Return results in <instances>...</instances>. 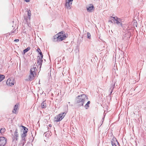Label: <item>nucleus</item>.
I'll return each instance as SVG.
<instances>
[{
  "label": "nucleus",
  "instance_id": "nucleus-1",
  "mask_svg": "<svg viewBox=\"0 0 146 146\" xmlns=\"http://www.w3.org/2000/svg\"><path fill=\"white\" fill-rule=\"evenodd\" d=\"M88 100V96L85 94L79 95L76 98V104L80 106H83L85 102Z\"/></svg>",
  "mask_w": 146,
  "mask_h": 146
},
{
  "label": "nucleus",
  "instance_id": "nucleus-2",
  "mask_svg": "<svg viewBox=\"0 0 146 146\" xmlns=\"http://www.w3.org/2000/svg\"><path fill=\"white\" fill-rule=\"evenodd\" d=\"M37 69L36 67L31 68L30 70V74L29 76V79L30 81H31L36 75V72Z\"/></svg>",
  "mask_w": 146,
  "mask_h": 146
},
{
  "label": "nucleus",
  "instance_id": "nucleus-3",
  "mask_svg": "<svg viewBox=\"0 0 146 146\" xmlns=\"http://www.w3.org/2000/svg\"><path fill=\"white\" fill-rule=\"evenodd\" d=\"M43 57L42 56H38L37 57V64L38 65L40 66V68L41 67L42 62H43Z\"/></svg>",
  "mask_w": 146,
  "mask_h": 146
},
{
  "label": "nucleus",
  "instance_id": "nucleus-4",
  "mask_svg": "<svg viewBox=\"0 0 146 146\" xmlns=\"http://www.w3.org/2000/svg\"><path fill=\"white\" fill-rule=\"evenodd\" d=\"M60 35H58L57 34L53 36L52 41L54 42H59L61 41L60 40Z\"/></svg>",
  "mask_w": 146,
  "mask_h": 146
},
{
  "label": "nucleus",
  "instance_id": "nucleus-5",
  "mask_svg": "<svg viewBox=\"0 0 146 146\" xmlns=\"http://www.w3.org/2000/svg\"><path fill=\"white\" fill-rule=\"evenodd\" d=\"M7 140L5 137L1 136V146H4L7 143Z\"/></svg>",
  "mask_w": 146,
  "mask_h": 146
},
{
  "label": "nucleus",
  "instance_id": "nucleus-6",
  "mask_svg": "<svg viewBox=\"0 0 146 146\" xmlns=\"http://www.w3.org/2000/svg\"><path fill=\"white\" fill-rule=\"evenodd\" d=\"M111 143L112 146H117L116 145L117 143V144L119 145V143L118 142L116 139L114 137L111 140Z\"/></svg>",
  "mask_w": 146,
  "mask_h": 146
},
{
  "label": "nucleus",
  "instance_id": "nucleus-7",
  "mask_svg": "<svg viewBox=\"0 0 146 146\" xmlns=\"http://www.w3.org/2000/svg\"><path fill=\"white\" fill-rule=\"evenodd\" d=\"M28 17L27 16L25 17L24 19L25 20L26 22L27 23L29 21H30L31 19V11L30 10L27 11Z\"/></svg>",
  "mask_w": 146,
  "mask_h": 146
},
{
  "label": "nucleus",
  "instance_id": "nucleus-8",
  "mask_svg": "<svg viewBox=\"0 0 146 146\" xmlns=\"http://www.w3.org/2000/svg\"><path fill=\"white\" fill-rule=\"evenodd\" d=\"M13 140L15 139L16 140L18 141L19 137V134L18 131V129H16L14 135H13Z\"/></svg>",
  "mask_w": 146,
  "mask_h": 146
},
{
  "label": "nucleus",
  "instance_id": "nucleus-9",
  "mask_svg": "<svg viewBox=\"0 0 146 146\" xmlns=\"http://www.w3.org/2000/svg\"><path fill=\"white\" fill-rule=\"evenodd\" d=\"M117 20H115V21H114V23L116 24L119 27H122V24L120 22L121 19L120 18H117Z\"/></svg>",
  "mask_w": 146,
  "mask_h": 146
},
{
  "label": "nucleus",
  "instance_id": "nucleus-10",
  "mask_svg": "<svg viewBox=\"0 0 146 146\" xmlns=\"http://www.w3.org/2000/svg\"><path fill=\"white\" fill-rule=\"evenodd\" d=\"M72 1H66L65 5V6L68 9H70L71 8V5L72 4Z\"/></svg>",
  "mask_w": 146,
  "mask_h": 146
},
{
  "label": "nucleus",
  "instance_id": "nucleus-11",
  "mask_svg": "<svg viewBox=\"0 0 146 146\" xmlns=\"http://www.w3.org/2000/svg\"><path fill=\"white\" fill-rule=\"evenodd\" d=\"M87 9L88 12H92V11L94 9V7L92 4H90L89 6L87 7Z\"/></svg>",
  "mask_w": 146,
  "mask_h": 146
},
{
  "label": "nucleus",
  "instance_id": "nucleus-12",
  "mask_svg": "<svg viewBox=\"0 0 146 146\" xmlns=\"http://www.w3.org/2000/svg\"><path fill=\"white\" fill-rule=\"evenodd\" d=\"M6 83L7 85L10 86H12L14 84V82H13V81H11L9 79L7 80Z\"/></svg>",
  "mask_w": 146,
  "mask_h": 146
},
{
  "label": "nucleus",
  "instance_id": "nucleus-13",
  "mask_svg": "<svg viewBox=\"0 0 146 146\" xmlns=\"http://www.w3.org/2000/svg\"><path fill=\"white\" fill-rule=\"evenodd\" d=\"M21 127H22L23 129V133L27 134L28 131V129L23 125H21Z\"/></svg>",
  "mask_w": 146,
  "mask_h": 146
},
{
  "label": "nucleus",
  "instance_id": "nucleus-14",
  "mask_svg": "<svg viewBox=\"0 0 146 146\" xmlns=\"http://www.w3.org/2000/svg\"><path fill=\"white\" fill-rule=\"evenodd\" d=\"M41 107L42 108H44L46 107V100L43 101L41 104Z\"/></svg>",
  "mask_w": 146,
  "mask_h": 146
},
{
  "label": "nucleus",
  "instance_id": "nucleus-15",
  "mask_svg": "<svg viewBox=\"0 0 146 146\" xmlns=\"http://www.w3.org/2000/svg\"><path fill=\"white\" fill-rule=\"evenodd\" d=\"M68 35L67 34H64V35L62 37H60V40L62 41L63 40H64L65 39V38L68 37Z\"/></svg>",
  "mask_w": 146,
  "mask_h": 146
},
{
  "label": "nucleus",
  "instance_id": "nucleus-16",
  "mask_svg": "<svg viewBox=\"0 0 146 146\" xmlns=\"http://www.w3.org/2000/svg\"><path fill=\"white\" fill-rule=\"evenodd\" d=\"M18 107V105L17 104L14 106L13 110V112L14 113H16V111L17 110Z\"/></svg>",
  "mask_w": 146,
  "mask_h": 146
},
{
  "label": "nucleus",
  "instance_id": "nucleus-17",
  "mask_svg": "<svg viewBox=\"0 0 146 146\" xmlns=\"http://www.w3.org/2000/svg\"><path fill=\"white\" fill-rule=\"evenodd\" d=\"M90 102V101H89L84 106V107L86 109H87L89 107V104Z\"/></svg>",
  "mask_w": 146,
  "mask_h": 146
},
{
  "label": "nucleus",
  "instance_id": "nucleus-18",
  "mask_svg": "<svg viewBox=\"0 0 146 146\" xmlns=\"http://www.w3.org/2000/svg\"><path fill=\"white\" fill-rule=\"evenodd\" d=\"M66 115V113H63L62 114H60L58 115L59 117H60V118L61 119V120L63 119L65 116V115Z\"/></svg>",
  "mask_w": 146,
  "mask_h": 146
},
{
  "label": "nucleus",
  "instance_id": "nucleus-19",
  "mask_svg": "<svg viewBox=\"0 0 146 146\" xmlns=\"http://www.w3.org/2000/svg\"><path fill=\"white\" fill-rule=\"evenodd\" d=\"M25 143V141L21 140L19 143L18 145V146H23Z\"/></svg>",
  "mask_w": 146,
  "mask_h": 146
},
{
  "label": "nucleus",
  "instance_id": "nucleus-20",
  "mask_svg": "<svg viewBox=\"0 0 146 146\" xmlns=\"http://www.w3.org/2000/svg\"><path fill=\"white\" fill-rule=\"evenodd\" d=\"M115 83L114 84L112 85L110 88V90L111 91V92H110L111 94H112L113 90L114 88V87L115 86Z\"/></svg>",
  "mask_w": 146,
  "mask_h": 146
},
{
  "label": "nucleus",
  "instance_id": "nucleus-21",
  "mask_svg": "<svg viewBox=\"0 0 146 146\" xmlns=\"http://www.w3.org/2000/svg\"><path fill=\"white\" fill-rule=\"evenodd\" d=\"M30 49V48L29 47H28L27 48H26L25 49L23 50V52L24 54H25V53L28 52L29 50Z\"/></svg>",
  "mask_w": 146,
  "mask_h": 146
},
{
  "label": "nucleus",
  "instance_id": "nucleus-22",
  "mask_svg": "<svg viewBox=\"0 0 146 146\" xmlns=\"http://www.w3.org/2000/svg\"><path fill=\"white\" fill-rule=\"evenodd\" d=\"M64 34V31H62L57 33V34L58 35H60V37H62Z\"/></svg>",
  "mask_w": 146,
  "mask_h": 146
},
{
  "label": "nucleus",
  "instance_id": "nucleus-23",
  "mask_svg": "<svg viewBox=\"0 0 146 146\" xmlns=\"http://www.w3.org/2000/svg\"><path fill=\"white\" fill-rule=\"evenodd\" d=\"M56 118L57 119L56 120V121H61V119L60 118L59 115L58 116H56Z\"/></svg>",
  "mask_w": 146,
  "mask_h": 146
},
{
  "label": "nucleus",
  "instance_id": "nucleus-24",
  "mask_svg": "<svg viewBox=\"0 0 146 146\" xmlns=\"http://www.w3.org/2000/svg\"><path fill=\"white\" fill-rule=\"evenodd\" d=\"M5 131V129L4 128H1V134H2Z\"/></svg>",
  "mask_w": 146,
  "mask_h": 146
},
{
  "label": "nucleus",
  "instance_id": "nucleus-25",
  "mask_svg": "<svg viewBox=\"0 0 146 146\" xmlns=\"http://www.w3.org/2000/svg\"><path fill=\"white\" fill-rule=\"evenodd\" d=\"M5 76L1 74V82L5 78Z\"/></svg>",
  "mask_w": 146,
  "mask_h": 146
},
{
  "label": "nucleus",
  "instance_id": "nucleus-26",
  "mask_svg": "<svg viewBox=\"0 0 146 146\" xmlns=\"http://www.w3.org/2000/svg\"><path fill=\"white\" fill-rule=\"evenodd\" d=\"M17 31H16V29H15L14 31H13V30L10 33L11 34H12L13 33V34H16V33H17Z\"/></svg>",
  "mask_w": 146,
  "mask_h": 146
},
{
  "label": "nucleus",
  "instance_id": "nucleus-27",
  "mask_svg": "<svg viewBox=\"0 0 146 146\" xmlns=\"http://www.w3.org/2000/svg\"><path fill=\"white\" fill-rule=\"evenodd\" d=\"M27 135V134L25 133H22L21 134V137H26Z\"/></svg>",
  "mask_w": 146,
  "mask_h": 146
},
{
  "label": "nucleus",
  "instance_id": "nucleus-28",
  "mask_svg": "<svg viewBox=\"0 0 146 146\" xmlns=\"http://www.w3.org/2000/svg\"><path fill=\"white\" fill-rule=\"evenodd\" d=\"M27 139V138L26 137H21V141H25L26 142V141Z\"/></svg>",
  "mask_w": 146,
  "mask_h": 146
},
{
  "label": "nucleus",
  "instance_id": "nucleus-29",
  "mask_svg": "<svg viewBox=\"0 0 146 146\" xmlns=\"http://www.w3.org/2000/svg\"><path fill=\"white\" fill-rule=\"evenodd\" d=\"M87 38H91V35L89 33H87Z\"/></svg>",
  "mask_w": 146,
  "mask_h": 146
},
{
  "label": "nucleus",
  "instance_id": "nucleus-30",
  "mask_svg": "<svg viewBox=\"0 0 146 146\" xmlns=\"http://www.w3.org/2000/svg\"><path fill=\"white\" fill-rule=\"evenodd\" d=\"M117 18H118L116 16L114 17H112V19H113V21L114 22V21H115V20L117 19Z\"/></svg>",
  "mask_w": 146,
  "mask_h": 146
},
{
  "label": "nucleus",
  "instance_id": "nucleus-31",
  "mask_svg": "<svg viewBox=\"0 0 146 146\" xmlns=\"http://www.w3.org/2000/svg\"><path fill=\"white\" fill-rule=\"evenodd\" d=\"M39 54H40V56H42V57H43V55L42 54V52L40 51L38 53Z\"/></svg>",
  "mask_w": 146,
  "mask_h": 146
},
{
  "label": "nucleus",
  "instance_id": "nucleus-32",
  "mask_svg": "<svg viewBox=\"0 0 146 146\" xmlns=\"http://www.w3.org/2000/svg\"><path fill=\"white\" fill-rule=\"evenodd\" d=\"M36 50L37 52L38 53L39 52L41 51L40 50L39 48H38Z\"/></svg>",
  "mask_w": 146,
  "mask_h": 146
},
{
  "label": "nucleus",
  "instance_id": "nucleus-33",
  "mask_svg": "<svg viewBox=\"0 0 146 146\" xmlns=\"http://www.w3.org/2000/svg\"><path fill=\"white\" fill-rule=\"evenodd\" d=\"M19 39H16L14 40V41L15 42H18L19 41Z\"/></svg>",
  "mask_w": 146,
  "mask_h": 146
},
{
  "label": "nucleus",
  "instance_id": "nucleus-34",
  "mask_svg": "<svg viewBox=\"0 0 146 146\" xmlns=\"http://www.w3.org/2000/svg\"><path fill=\"white\" fill-rule=\"evenodd\" d=\"M108 22L110 23H113V22L111 20H109L108 21Z\"/></svg>",
  "mask_w": 146,
  "mask_h": 146
},
{
  "label": "nucleus",
  "instance_id": "nucleus-35",
  "mask_svg": "<svg viewBox=\"0 0 146 146\" xmlns=\"http://www.w3.org/2000/svg\"><path fill=\"white\" fill-rule=\"evenodd\" d=\"M134 26H135L136 27H137V23H135V22H134Z\"/></svg>",
  "mask_w": 146,
  "mask_h": 146
},
{
  "label": "nucleus",
  "instance_id": "nucleus-36",
  "mask_svg": "<svg viewBox=\"0 0 146 146\" xmlns=\"http://www.w3.org/2000/svg\"><path fill=\"white\" fill-rule=\"evenodd\" d=\"M109 20H111V21L113 20V19H112V17L111 16L109 18Z\"/></svg>",
  "mask_w": 146,
  "mask_h": 146
},
{
  "label": "nucleus",
  "instance_id": "nucleus-37",
  "mask_svg": "<svg viewBox=\"0 0 146 146\" xmlns=\"http://www.w3.org/2000/svg\"><path fill=\"white\" fill-rule=\"evenodd\" d=\"M25 0L26 2H28L30 1V0Z\"/></svg>",
  "mask_w": 146,
  "mask_h": 146
},
{
  "label": "nucleus",
  "instance_id": "nucleus-38",
  "mask_svg": "<svg viewBox=\"0 0 146 146\" xmlns=\"http://www.w3.org/2000/svg\"><path fill=\"white\" fill-rule=\"evenodd\" d=\"M48 126H49V127H52V125L51 124H49L48 125Z\"/></svg>",
  "mask_w": 146,
  "mask_h": 146
},
{
  "label": "nucleus",
  "instance_id": "nucleus-39",
  "mask_svg": "<svg viewBox=\"0 0 146 146\" xmlns=\"http://www.w3.org/2000/svg\"><path fill=\"white\" fill-rule=\"evenodd\" d=\"M104 117L102 119V123L103 122V121H104Z\"/></svg>",
  "mask_w": 146,
  "mask_h": 146
},
{
  "label": "nucleus",
  "instance_id": "nucleus-40",
  "mask_svg": "<svg viewBox=\"0 0 146 146\" xmlns=\"http://www.w3.org/2000/svg\"><path fill=\"white\" fill-rule=\"evenodd\" d=\"M73 0H68V1H72Z\"/></svg>",
  "mask_w": 146,
  "mask_h": 146
},
{
  "label": "nucleus",
  "instance_id": "nucleus-41",
  "mask_svg": "<svg viewBox=\"0 0 146 146\" xmlns=\"http://www.w3.org/2000/svg\"><path fill=\"white\" fill-rule=\"evenodd\" d=\"M68 104H70V102H68Z\"/></svg>",
  "mask_w": 146,
  "mask_h": 146
},
{
  "label": "nucleus",
  "instance_id": "nucleus-42",
  "mask_svg": "<svg viewBox=\"0 0 146 146\" xmlns=\"http://www.w3.org/2000/svg\"><path fill=\"white\" fill-rule=\"evenodd\" d=\"M102 123H103L102 122V123L101 125H102Z\"/></svg>",
  "mask_w": 146,
  "mask_h": 146
},
{
  "label": "nucleus",
  "instance_id": "nucleus-43",
  "mask_svg": "<svg viewBox=\"0 0 146 146\" xmlns=\"http://www.w3.org/2000/svg\"><path fill=\"white\" fill-rule=\"evenodd\" d=\"M102 123H103L102 122V123L101 125H102Z\"/></svg>",
  "mask_w": 146,
  "mask_h": 146
},
{
  "label": "nucleus",
  "instance_id": "nucleus-44",
  "mask_svg": "<svg viewBox=\"0 0 146 146\" xmlns=\"http://www.w3.org/2000/svg\"><path fill=\"white\" fill-rule=\"evenodd\" d=\"M67 106L68 107V105H67Z\"/></svg>",
  "mask_w": 146,
  "mask_h": 146
},
{
  "label": "nucleus",
  "instance_id": "nucleus-45",
  "mask_svg": "<svg viewBox=\"0 0 146 146\" xmlns=\"http://www.w3.org/2000/svg\"><path fill=\"white\" fill-rule=\"evenodd\" d=\"M146 146L145 145H144V146Z\"/></svg>",
  "mask_w": 146,
  "mask_h": 146
}]
</instances>
